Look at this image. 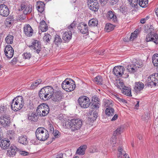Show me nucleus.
I'll use <instances>...</instances> for the list:
<instances>
[{
	"label": "nucleus",
	"instance_id": "f257e3e1",
	"mask_svg": "<svg viewBox=\"0 0 158 158\" xmlns=\"http://www.w3.org/2000/svg\"><path fill=\"white\" fill-rule=\"evenodd\" d=\"M54 92L53 88L48 86L42 88L39 92V95L41 99L46 100L51 98Z\"/></svg>",
	"mask_w": 158,
	"mask_h": 158
},
{
	"label": "nucleus",
	"instance_id": "f03ea898",
	"mask_svg": "<svg viewBox=\"0 0 158 158\" xmlns=\"http://www.w3.org/2000/svg\"><path fill=\"white\" fill-rule=\"evenodd\" d=\"M24 105L23 98L21 96H18L12 101L11 104L12 109L14 111L21 110Z\"/></svg>",
	"mask_w": 158,
	"mask_h": 158
},
{
	"label": "nucleus",
	"instance_id": "7ed1b4c3",
	"mask_svg": "<svg viewBox=\"0 0 158 158\" xmlns=\"http://www.w3.org/2000/svg\"><path fill=\"white\" fill-rule=\"evenodd\" d=\"M37 139L41 141L46 140L49 137L48 131L43 127H39L35 131Z\"/></svg>",
	"mask_w": 158,
	"mask_h": 158
},
{
	"label": "nucleus",
	"instance_id": "20e7f679",
	"mask_svg": "<svg viewBox=\"0 0 158 158\" xmlns=\"http://www.w3.org/2000/svg\"><path fill=\"white\" fill-rule=\"evenodd\" d=\"M65 79L62 83V87L64 90L67 92L73 90L75 88L76 85L74 81L72 79Z\"/></svg>",
	"mask_w": 158,
	"mask_h": 158
},
{
	"label": "nucleus",
	"instance_id": "39448f33",
	"mask_svg": "<svg viewBox=\"0 0 158 158\" xmlns=\"http://www.w3.org/2000/svg\"><path fill=\"white\" fill-rule=\"evenodd\" d=\"M158 83V73L152 74L148 77L147 80L145 81V85L147 87H152L156 86Z\"/></svg>",
	"mask_w": 158,
	"mask_h": 158
},
{
	"label": "nucleus",
	"instance_id": "423d86ee",
	"mask_svg": "<svg viewBox=\"0 0 158 158\" xmlns=\"http://www.w3.org/2000/svg\"><path fill=\"white\" fill-rule=\"evenodd\" d=\"M69 127L72 131L79 129L82 125V121L79 119H72L68 123Z\"/></svg>",
	"mask_w": 158,
	"mask_h": 158
},
{
	"label": "nucleus",
	"instance_id": "0eeeda50",
	"mask_svg": "<svg viewBox=\"0 0 158 158\" xmlns=\"http://www.w3.org/2000/svg\"><path fill=\"white\" fill-rule=\"evenodd\" d=\"M113 72L116 76L120 77L122 76L123 74L125 75L124 77H128L129 76L128 74H127V72L125 73V68L122 66H115L114 68Z\"/></svg>",
	"mask_w": 158,
	"mask_h": 158
},
{
	"label": "nucleus",
	"instance_id": "6e6552de",
	"mask_svg": "<svg viewBox=\"0 0 158 158\" xmlns=\"http://www.w3.org/2000/svg\"><path fill=\"white\" fill-rule=\"evenodd\" d=\"M78 102L81 106L84 108L88 107L90 103L89 98L85 96L80 97L78 99Z\"/></svg>",
	"mask_w": 158,
	"mask_h": 158
},
{
	"label": "nucleus",
	"instance_id": "1a4fd4ad",
	"mask_svg": "<svg viewBox=\"0 0 158 158\" xmlns=\"http://www.w3.org/2000/svg\"><path fill=\"white\" fill-rule=\"evenodd\" d=\"M32 44L31 45L29 46V47L34 50L35 53L39 54L42 49L40 42L34 40Z\"/></svg>",
	"mask_w": 158,
	"mask_h": 158
},
{
	"label": "nucleus",
	"instance_id": "9d476101",
	"mask_svg": "<svg viewBox=\"0 0 158 158\" xmlns=\"http://www.w3.org/2000/svg\"><path fill=\"white\" fill-rule=\"evenodd\" d=\"M88 5L89 8L92 11H96L99 9V4L97 0H88Z\"/></svg>",
	"mask_w": 158,
	"mask_h": 158
},
{
	"label": "nucleus",
	"instance_id": "9b49d317",
	"mask_svg": "<svg viewBox=\"0 0 158 158\" xmlns=\"http://www.w3.org/2000/svg\"><path fill=\"white\" fill-rule=\"evenodd\" d=\"M146 41L147 42L152 41L156 44H158V35L156 33L148 34L146 36Z\"/></svg>",
	"mask_w": 158,
	"mask_h": 158
},
{
	"label": "nucleus",
	"instance_id": "f8f14e48",
	"mask_svg": "<svg viewBox=\"0 0 158 158\" xmlns=\"http://www.w3.org/2000/svg\"><path fill=\"white\" fill-rule=\"evenodd\" d=\"M4 52L6 56L8 58H11L14 55V50L10 45H7L5 47Z\"/></svg>",
	"mask_w": 158,
	"mask_h": 158
},
{
	"label": "nucleus",
	"instance_id": "ddd939ff",
	"mask_svg": "<svg viewBox=\"0 0 158 158\" xmlns=\"http://www.w3.org/2000/svg\"><path fill=\"white\" fill-rule=\"evenodd\" d=\"M63 95L61 91H58L54 92L51 98L54 102H60L63 98Z\"/></svg>",
	"mask_w": 158,
	"mask_h": 158
},
{
	"label": "nucleus",
	"instance_id": "4468645a",
	"mask_svg": "<svg viewBox=\"0 0 158 158\" xmlns=\"http://www.w3.org/2000/svg\"><path fill=\"white\" fill-rule=\"evenodd\" d=\"M9 14V10L7 6L4 4L0 5V15L3 17H7Z\"/></svg>",
	"mask_w": 158,
	"mask_h": 158
},
{
	"label": "nucleus",
	"instance_id": "2eb2a0df",
	"mask_svg": "<svg viewBox=\"0 0 158 158\" xmlns=\"http://www.w3.org/2000/svg\"><path fill=\"white\" fill-rule=\"evenodd\" d=\"M10 118L8 114L1 116L0 118V123L3 127L9 126L10 124Z\"/></svg>",
	"mask_w": 158,
	"mask_h": 158
},
{
	"label": "nucleus",
	"instance_id": "dca6fc26",
	"mask_svg": "<svg viewBox=\"0 0 158 158\" xmlns=\"http://www.w3.org/2000/svg\"><path fill=\"white\" fill-rule=\"evenodd\" d=\"M33 30L29 24L26 25L24 27V32L25 34L28 36L32 35Z\"/></svg>",
	"mask_w": 158,
	"mask_h": 158
},
{
	"label": "nucleus",
	"instance_id": "f3484780",
	"mask_svg": "<svg viewBox=\"0 0 158 158\" xmlns=\"http://www.w3.org/2000/svg\"><path fill=\"white\" fill-rule=\"evenodd\" d=\"M16 151H17L16 147L15 146H11L7 150V155L10 157H13L15 155Z\"/></svg>",
	"mask_w": 158,
	"mask_h": 158
},
{
	"label": "nucleus",
	"instance_id": "a211bd4d",
	"mask_svg": "<svg viewBox=\"0 0 158 158\" xmlns=\"http://www.w3.org/2000/svg\"><path fill=\"white\" fill-rule=\"evenodd\" d=\"M62 42V40L60 35L56 34L54 36L53 40V44L58 47L61 45Z\"/></svg>",
	"mask_w": 158,
	"mask_h": 158
},
{
	"label": "nucleus",
	"instance_id": "6ab92c4d",
	"mask_svg": "<svg viewBox=\"0 0 158 158\" xmlns=\"http://www.w3.org/2000/svg\"><path fill=\"white\" fill-rule=\"evenodd\" d=\"M39 115L35 112L29 113L28 115V118L29 120L34 122H36L39 118Z\"/></svg>",
	"mask_w": 158,
	"mask_h": 158
},
{
	"label": "nucleus",
	"instance_id": "aec40b11",
	"mask_svg": "<svg viewBox=\"0 0 158 158\" xmlns=\"http://www.w3.org/2000/svg\"><path fill=\"white\" fill-rule=\"evenodd\" d=\"M1 148L3 149H5L8 148L10 144V141L9 139L6 138L1 140L0 144Z\"/></svg>",
	"mask_w": 158,
	"mask_h": 158
},
{
	"label": "nucleus",
	"instance_id": "412c9836",
	"mask_svg": "<svg viewBox=\"0 0 158 158\" xmlns=\"http://www.w3.org/2000/svg\"><path fill=\"white\" fill-rule=\"evenodd\" d=\"M144 87V84L140 81L136 82L135 83L134 89L137 93H139L142 90Z\"/></svg>",
	"mask_w": 158,
	"mask_h": 158
},
{
	"label": "nucleus",
	"instance_id": "4be33fe9",
	"mask_svg": "<svg viewBox=\"0 0 158 158\" xmlns=\"http://www.w3.org/2000/svg\"><path fill=\"white\" fill-rule=\"evenodd\" d=\"M87 26L86 24H81L77 27V28L81 33L87 34L88 31Z\"/></svg>",
	"mask_w": 158,
	"mask_h": 158
},
{
	"label": "nucleus",
	"instance_id": "5701e85b",
	"mask_svg": "<svg viewBox=\"0 0 158 158\" xmlns=\"http://www.w3.org/2000/svg\"><path fill=\"white\" fill-rule=\"evenodd\" d=\"M44 2L39 1L37 2L35 6L38 11L42 13L44 10Z\"/></svg>",
	"mask_w": 158,
	"mask_h": 158
},
{
	"label": "nucleus",
	"instance_id": "b1692460",
	"mask_svg": "<svg viewBox=\"0 0 158 158\" xmlns=\"http://www.w3.org/2000/svg\"><path fill=\"white\" fill-rule=\"evenodd\" d=\"M114 12L111 11H109L107 13V19L109 20H111L115 22L117 20L116 16L114 14Z\"/></svg>",
	"mask_w": 158,
	"mask_h": 158
},
{
	"label": "nucleus",
	"instance_id": "393cba45",
	"mask_svg": "<svg viewBox=\"0 0 158 158\" xmlns=\"http://www.w3.org/2000/svg\"><path fill=\"white\" fill-rule=\"evenodd\" d=\"M72 34L71 32H65L63 35L62 39L66 42H69L72 38Z\"/></svg>",
	"mask_w": 158,
	"mask_h": 158
},
{
	"label": "nucleus",
	"instance_id": "a878e982",
	"mask_svg": "<svg viewBox=\"0 0 158 158\" xmlns=\"http://www.w3.org/2000/svg\"><path fill=\"white\" fill-rule=\"evenodd\" d=\"M87 148L85 145H83L80 146L77 150L76 154L79 155H83L85 153V150Z\"/></svg>",
	"mask_w": 158,
	"mask_h": 158
},
{
	"label": "nucleus",
	"instance_id": "bb28decb",
	"mask_svg": "<svg viewBox=\"0 0 158 158\" xmlns=\"http://www.w3.org/2000/svg\"><path fill=\"white\" fill-rule=\"evenodd\" d=\"M18 142L23 144H26L27 143V136L26 135H21L18 138Z\"/></svg>",
	"mask_w": 158,
	"mask_h": 158
},
{
	"label": "nucleus",
	"instance_id": "cd10ccee",
	"mask_svg": "<svg viewBox=\"0 0 158 158\" xmlns=\"http://www.w3.org/2000/svg\"><path fill=\"white\" fill-rule=\"evenodd\" d=\"M127 72L130 73H133L137 70V67H135V65H128L127 67Z\"/></svg>",
	"mask_w": 158,
	"mask_h": 158
},
{
	"label": "nucleus",
	"instance_id": "c85d7f7f",
	"mask_svg": "<svg viewBox=\"0 0 158 158\" xmlns=\"http://www.w3.org/2000/svg\"><path fill=\"white\" fill-rule=\"evenodd\" d=\"M40 28L41 31L43 32L45 31L48 30V27L44 20H42L40 23Z\"/></svg>",
	"mask_w": 158,
	"mask_h": 158
},
{
	"label": "nucleus",
	"instance_id": "c756f323",
	"mask_svg": "<svg viewBox=\"0 0 158 158\" xmlns=\"http://www.w3.org/2000/svg\"><path fill=\"white\" fill-rule=\"evenodd\" d=\"M8 111V109L6 106H4L3 105L0 106V113L2 114V115H7Z\"/></svg>",
	"mask_w": 158,
	"mask_h": 158
},
{
	"label": "nucleus",
	"instance_id": "7c9ffc66",
	"mask_svg": "<svg viewBox=\"0 0 158 158\" xmlns=\"http://www.w3.org/2000/svg\"><path fill=\"white\" fill-rule=\"evenodd\" d=\"M122 89L121 91L123 94L129 96H131V90L128 87L124 86V88H123Z\"/></svg>",
	"mask_w": 158,
	"mask_h": 158
},
{
	"label": "nucleus",
	"instance_id": "2f4dec72",
	"mask_svg": "<svg viewBox=\"0 0 158 158\" xmlns=\"http://www.w3.org/2000/svg\"><path fill=\"white\" fill-rule=\"evenodd\" d=\"M105 113L108 116H113L114 114V110L112 107H108L106 109Z\"/></svg>",
	"mask_w": 158,
	"mask_h": 158
},
{
	"label": "nucleus",
	"instance_id": "473e14b6",
	"mask_svg": "<svg viewBox=\"0 0 158 158\" xmlns=\"http://www.w3.org/2000/svg\"><path fill=\"white\" fill-rule=\"evenodd\" d=\"M98 21L96 19H93L90 20L88 23V24L90 27H95L97 26Z\"/></svg>",
	"mask_w": 158,
	"mask_h": 158
},
{
	"label": "nucleus",
	"instance_id": "72a5a7b5",
	"mask_svg": "<svg viewBox=\"0 0 158 158\" xmlns=\"http://www.w3.org/2000/svg\"><path fill=\"white\" fill-rule=\"evenodd\" d=\"M104 105L106 107H112L113 105V101L111 100H109L108 99H106L104 100Z\"/></svg>",
	"mask_w": 158,
	"mask_h": 158
},
{
	"label": "nucleus",
	"instance_id": "f704fd0d",
	"mask_svg": "<svg viewBox=\"0 0 158 158\" xmlns=\"http://www.w3.org/2000/svg\"><path fill=\"white\" fill-rule=\"evenodd\" d=\"M152 60L154 65L158 68V54L154 55L152 56Z\"/></svg>",
	"mask_w": 158,
	"mask_h": 158
},
{
	"label": "nucleus",
	"instance_id": "c9c22d12",
	"mask_svg": "<svg viewBox=\"0 0 158 158\" xmlns=\"http://www.w3.org/2000/svg\"><path fill=\"white\" fill-rule=\"evenodd\" d=\"M94 81L97 84L101 85L103 84L102 79L100 76H97L95 77L94 80Z\"/></svg>",
	"mask_w": 158,
	"mask_h": 158
},
{
	"label": "nucleus",
	"instance_id": "e433bc0d",
	"mask_svg": "<svg viewBox=\"0 0 158 158\" xmlns=\"http://www.w3.org/2000/svg\"><path fill=\"white\" fill-rule=\"evenodd\" d=\"M14 37L10 35H8L6 38L5 40L7 44H11L13 43Z\"/></svg>",
	"mask_w": 158,
	"mask_h": 158
},
{
	"label": "nucleus",
	"instance_id": "4c0bfd02",
	"mask_svg": "<svg viewBox=\"0 0 158 158\" xmlns=\"http://www.w3.org/2000/svg\"><path fill=\"white\" fill-rule=\"evenodd\" d=\"M123 127H118L117 129L114 132L113 135L116 136L117 135L120 134L123 131Z\"/></svg>",
	"mask_w": 158,
	"mask_h": 158
},
{
	"label": "nucleus",
	"instance_id": "58836bf2",
	"mask_svg": "<svg viewBox=\"0 0 158 158\" xmlns=\"http://www.w3.org/2000/svg\"><path fill=\"white\" fill-rule=\"evenodd\" d=\"M114 27L113 25L112 24L109 23H107L105 27V29L106 31L109 32L114 29Z\"/></svg>",
	"mask_w": 158,
	"mask_h": 158
},
{
	"label": "nucleus",
	"instance_id": "ea45409f",
	"mask_svg": "<svg viewBox=\"0 0 158 158\" xmlns=\"http://www.w3.org/2000/svg\"><path fill=\"white\" fill-rule=\"evenodd\" d=\"M148 0H139V4L142 7H145L148 4Z\"/></svg>",
	"mask_w": 158,
	"mask_h": 158
},
{
	"label": "nucleus",
	"instance_id": "a19ab883",
	"mask_svg": "<svg viewBox=\"0 0 158 158\" xmlns=\"http://www.w3.org/2000/svg\"><path fill=\"white\" fill-rule=\"evenodd\" d=\"M97 117L98 113L95 111L94 112H93V114H90L89 118L90 119L89 121H90L91 122L93 121L96 120Z\"/></svg>",
	"mask_w": 158,
	"mask_h": 158
},
{
	"label": "nucleus",
	"instance_id": "79ce46f5",
	"mask_svg": "<svg viewBox=\"0 0 158 158\" xmlns=\"http://www.w3.org/2000/svg\"><path fill=\"white\" fill-rule=\"evenodd\" d=\"M42 106L41 104H40L38 106L36 110L37 114L40 116L41 114V113L43 112V109L44 108H42Z\"/></svg>",
	"mask_w": 158,
	"mask_h": 158
},
{
	"label": "nucleus",
	"instance_id": "37998d69",
	"mask_svg": "<svg viewBox=\"0 0 158 158\" xmlns=\"http://www.w3.org/2000/svg\"><path fill=\"white\" fill-rule=\"evenodd\" d=\"M42 80L41 79H39L36 80L34 83L32 84L31 86V89H34L39 84H40L42 82Z\"/></svg>",
	"mask_w": 158,
	"mask_h": 158
},
{
	"label": "nucleus",
	"instance_id": "c03bdc74",
	"mask_svg": "<svg viewBox=\"0 0 158 158\" xmlns=\"http://www.w3.org/2000/svg\"><path fill=\"white\" fill-rule=\"evenodd\" d=\"M52 36L48 33H45V35L44 37V40L47 42H48L51 39Z\"/></svg>",
	"mask_w": 158,
	"mask_h": 158
},
{
	"label": "nucleus",
	"instance_id": "a18cd8bd",
	"mask_svg": "<svg viewBox=\"0 0 158 158\" xmlns=\"http://www.w3.org/2000/svg\"><path fill=\"white\" fill-rule=\"evenodd\" d=\"M135 67H137L138 70V69L142 67L143 66V63L142 60H139L137 61L136 64H135Z\"/></svg>",
	"mask_w": 158,
	"mask_h": 158
},
{
	"label": "nucleus",
	"instance_id": "49530a36",
	"mask_svg": "<svg viewBox=\"0 0 158 158\" xmlns=\"http://www.w3.org/2000/svg\"><path fill=\"white\" fill-rule=\"evenodd\" d=\"M129 2H130V5L132 7L135 6L137 5L138 0H128Z\"/></svg>",
	"mask_w": 158,
	"mask_h": 158
},
{
	"label": "nucleus",
	"instance_id": "de8ad7c7",
	"mask_svg": "<svg viewBox=\"0 0 158 158\" xmlns=\"http://www.w3.org/2000/svg\"><path fill=\"white\" fill-rule=\"evenodd\" d=\"M100 104L98 102H95L94 103H93L91 106V107L93 109V110L94 109L97 110L99 107Z\"/></svg>",
	"mask_w": 158,
	"mask_h": 158
},
{
	"label": "nucleus",
	"instance_id": "09e8293b",
	"mask_svg": "<svg viewBox=\"0 0 158 158\" xmlns=\"http://www.w3.org/2000/svg\"><path fill=\"white\" fill-rule=\"evenodd\" d=\"M118 151L119 152V153L118 154V158H121V156L123 154L124 155V151H123L122 148L120 147H119L118 148Z\"/></svg>",
	"mask_w": 158,
	"mask_h": 158
},
{
	"label": "nucleus",
	"instance_id": "8fccbe9b",
	"mask_svg": "<svg viewBox=\"0 0 158 158\" xmlns=\"http://www.w3.org/2000/svg\"><path fill=\"white\" fill-rule=\"evenodd\" d=\"M76 23H75L74 22V21L72 23H71L70 25L68 27V29H69L70 30L69 32H72L73 31V28L75 27L76 25Z\"/></svg>",
	"mask_w": 158,
	"mask_h": 158
},
{
	"label": "nucleus",
	"instance_id": "3c124183",
	"mask_svg": "<svg viewBox=\"0 0 158 158\" xmlns=\"http://www.w3.org/2000/svg\"><path fill=\"white\" fill-rule=\"evenodd\" d=\"M41 104L43 106L42 108H44V109H43V110L48 111H49V108L48 105L44 103H43Z\"/></svg>",
	"mask_w": 158,
	"mask_h": 158
},
{
	"label": "nucleus",
	"instance_id": "603ef678",
	"mask_svg": "<svg viewBox=\"0 0 158 158\" xmlns=\"http://www.w3.org/2000/svg\"><path fill=\"white\" fill-rule=\"evenodd\" d=\"M31 11V9L30 7H26L23 11L24 14L26 15L28 13H30Z\"/></svg>",
	"mask_w": 158,
	"mask_h": 158
},
{
	"label": "nucleus",
	"instance_id": "864d4df0",
	"mask_svg": "<svg viewBox=\"0 0 158 158\" xmlns=\"http://www.w3.org/2000/svg\"><path fill=\"white\" fill-rule=\"evenodd\" d=\"M137 36V33H135V31L133 33H131L130 38V40L131 41L135 39L136 38Z\"/></svg>",
	"mask_w": 158,
	"mask_h": 158
},
{
	"label": "nucleus",
	"instance_id": "5fc2aeb1",
	"mask_svg": "<svg viewBox=\"0 0 158 158\" xmlns=\"http://www.w3.org/2000/svg\"><path fill=\"white\" fill-rule=\"evenodd\" d=\"M23 56L25 59H29L31 57V54L29 52H26L23 54Z\"/></svg>",
	"mask_w": 158,
	"mask_h": 158
},
{
	"label": "nucleus",
	"instance_id": "6e6d98bb",
	"mask_svg": "<svg viewBox=\"0 0 158 158\" xmlns=\"http://www.w3.org/2000/svg\"><path fill=\"white\" fill-rule=\"evenodd\" d=\"M120 12L123 14H125L126 13V8L124 6H122L119 9Z\"/></svg>",
	"mask_w": 158,
	"mask_h": 158
},
{
	"label": "nucleus",
	"instance_id": "4d7b16f0",
	"mask_svg": "<svg viewBox=\"0 0 158 158\" xmlns=\"http://www.w3.org/2000/svg\"><path fill=\"white\" fill-rule=\"evenodd\" d=\"M150 18L149 16H146L145 18H144L142 19L140 21V22L141 23H144L146 22V21L148 20Z\"/></svg>",
	"mask_w": 158,
	"mask_h": 158
},
{
	"label": "nucleus",
	"instance_id": "13d9d810",
	"mask_svg": "<svg viewBox=\"0 0 158 158\" xmlns=\"http://www.w3.org/2000/svg\"><path fill=\"white\" fill-rule=\"evenodd\" d=\"M118 1V0H108L110 4L112 5L116 4Z\"/></svg>",
	"mask_w": 158,
	"mask_h": 158
},
{
	"label": "nucleus",
	"instance_id": "bf43d9fd",
	"mask_svg": "<svg viewBox=\"0 0 158 158\" xmlns=\"http://www.w3.org/2000/svg\"><path fill=\"white\" fill-rule=\"evenodd\" d=\"M115 98H117L119 101L122 102L124 103H127V101L126 100L123 99L122 98H120L118 97L117 96H115Z\"/></svg>",
	"mask_w": 158,
	"mask_h": 158
},
{
	"label": "nucleus",
	"instance_id": "052dcab7",
	"mask_svg": "<svg viewBox=\"0 0 158 158\" xmlns=\"http://www.w3.org/2000/svg\"><path fill=\"white\" fill-rule=\"evenodd\" d=\"M49 130L51 132L53 133L54 132V128L53 126L51 124H49Z\"/></svg>",
	"mask_w": 158,
	"mask_h": 158
},
{
	"label": "nucleus",
	"instance_id": "680f3d73",
	"mask_svg": "<svg viewBox=\"0 0 158 158\" xmlns=\"http://www.w3.org/2000/svg\"><path fill=\"white\" fill-rule=\"evenodd\" d=\"M49 111H46V110H43V112L41 113V114L40 115V116L44 117L47 115L49 113Z\"/></svg>",
	"mask_w": 158,
	"mask_h": 158
},
{
	"label": "nucleus",
	"instance_id": "e2e57ef3",
	"mask_svg": "<svg viewBox=\"0 0 158 158\" xmlns=\"http://www.w3.org/2000/svg\"><path fill=\"white\" fill-rule=\"evenodd\" d=\"M13 23V21L6 20V23L7 26H10V25H12Z\"/></svg>",
	"mask_w": 158,
	"mask_h": 158
},
{
	"label": "nucleus",
	"instance_id": "0e129e2a",
	"mask_svg": "<svg viewBox=\"0 0 158 158\" xmlns=\"http://www.w3.org/2000/svg\"><path fill=\"white\" fill-rule=\"evenodd\" d=\"M18 60V58L17 57H14L11 60V62L13 64H15Z\"/></svg>",
	"mask_w": 158,
	"mask_h": 158
},
{
	"label": "nucleus",
	"instance_id": "69168bd1",
	"mask_svg": "<svg viewBox=\"0 0 158 158\" xmlns=\"http://www.w3.org/2000/svg\"><path fill=\"white\" fill-rule=\"evenodd\" d=\"M148 30H149L148 31L150 32L151 33H152V30H153L152 25H149V26H148Z\"/></svg>",
	"mask_w": 158,
	"mask_h": 158
},
{
	"label": "nucleus",
	"instance_id": "338daca9",
	"mask_svg": "<svg viewBox=\"0 0 158 158\" xmlns=\"http://www.w3.org/2000/svg\"><path fill=\"white\" fill-rule=\"evenodd\" d=\"M150 116V114L149 113H147V114H145L144 115L143 118H145L144 119V120H146L148 119Z\"/></svg>",
	"mask_w": 158,
	"mask_h": 158
},
{
	"label": "nucleus",
	"instance_id": "774afa93",
	"mask_svg": "<svg viewBox=\"0 0 158 158\" xmlns=\"http://www.w3.org/2000/svg\"><path fill=\"white\" fill-rule=\"evenodd\" d=\"M28 153L26 151H23L21 152L20 154L23 156H27L28 155Z\"/></svg>",
	"mask_w": 158,
	"mask_h": 158
}]
</instances>
